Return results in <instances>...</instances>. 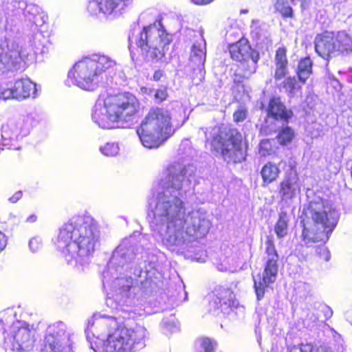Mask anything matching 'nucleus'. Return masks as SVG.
<instances>
[{"mask_svg": "<svg viewBox=\"0 0 352 352\" xmlns=\"http://www.w3.org/2000/svg\"><path fill=\"white\" fill-rule=\"evenodd\" d=\"M198 352H214L217 342L208 338H201L197 342Z\"/></svg>", "mask_w": 352, "mask_h": 352, "instance_id": "nucleus-32", "label": "nucleus"}, {"mask_svg": "<svg viewBox=\"0 0 352 352\" xmlns=\"http://www.w3.org/2000/svg\"><path fill=\"white\" fill-rule=\"evenodd\" d=\"M153 96L155 102L160 103L164 101L168 96L167 89L166 87L161 86L157 89H154Z\"/></svg>", "mask_w": 352, "mask_h": 352, "instance_id": "nucleus-36", "label": "nucleus"}, {"mask_svg": "<svg viewBox=\"0 0 352 352\" xmlns=\"http://www.w3.org/2000/svg\"><path fill=\"white\" fill-rule=\"evenodd\" d=\"M162 325L166 333H172L177 331L179 329L173 318H171L170 320H164L162 321Z\"/></svg>", "mask_w": 352, "mask_h": 352, "instance_id": "nucleus-38", "label": "nucleus"}, {"mask_svg": "<svg viewBox=\"0 0 352 352\" xmlns=\"http://www.w3.org/2000/svg\"><path fill=\"white\" fill-rule=\"evenodd\" d=\"M248 111L245 107L239 106L233 114V119L235 122H241L247 118Z\"/></svg>", "mask_w": 352, "mask_h": 352, "instance_id": "nucleus-37", "label": "nucleus"}, {"mask_svg": "<svg viewBox=\"0 0 352 352\" xmlns=\"http://www.w3.org/2000/svg\"><path fill=\"white\" fill-rule=\"evenodd\" d=\"M194 166L171 164L163 173L156 193L149 200L153 234L169 250L190 256L192 243L205 236L211 226L202 209L187 212L182 197L190 188Z\"/></svg>", "mask_w": 352, "mask_h": 352, "instance_id": "nucleus-2", "label": "nucleus"}, {"mask_svg": "<svg viewBox=\"0 0 352 352\" xmlns=\"http://www.w3.org/2000/svg\"><path fill=\"white\" fill-rule=\"evenodd\" d=\"M140 103L132 94L100 96L94 107L92 120L104 129L122 126L131 122L138 113Z\"/></svg>", "mask_w": 352, "mask_h": 352, "instance_id": "nucleus-5", "label": "nucleus"}, {"mask_svg": "<svg viewBox=\"0 0 352 352\" xmlns=\"http://www.w3.org/2000/svg\"><path fill=\"white\" fill-rule=\"evenodd\" d=\"M116 63L105 55L94 54L76 62L68 72L65 83L82 89L94 90L99 85H104L106 72L113 68Z\"/></svg>", "mask_w": 352, "mask_h": 352, "instance_id": "nucleus-8", "label": "nucleus"}, {"mask_svg": "<svg viewBox=\"0 0 352 352\" xmlns=\"http://www.w3.org/2000/svg\"><path fill=\"white\" fill-rule=\"evenodd\" d=\"M157 257L138 246L135 236L122 240L102 272L106 305L113 314L98 312L87 320L85 332L95 352H134L146 346L148 333L140 324L126 327L119 318H130L142 303L138 284L160 274Z\"/></svg>", "mask_w": 352, "mask_h": 352, "instance_id": "nucleus-1", "label": "nucleus"}, {"mask_svg": "<svg viewBox=\"0 0 352 352\" xmlns=\"http://www.w3.org/2000/svg\"><path fill=\"white\" fill-rule=\"evenodd\" d=\"M35 219H36V217H34V216H32L30 217V221H34Z\"/></svg>", "mask_w": 352, "mask_h": 352, "instance_id": "nucleus-47", "label": "nucleus"}, {"mask_svg": "<svg viewBox=\"0 0 352 352\" xmlns=\"http://www.w3.org/2000/svg\"><path fill=\"white\" fill-rule=\"evenodd\" d=\"M251 35L253 38L260 40L266 36V25L259 20L254 19L250 25Z\"/></svg>", "mask_w": 352, "mask_h": 352, "instance_id": "nucleus-29", "label": "nucleus"}, {"mask_svg": "<svg viewBox=\"0 0 352 352\" xmlns=\"http://www.w3.org/2000/svg\"><path fill=\"white\" fill-rule=\"evenodd\" d=\"M312 71V62L310 58H305L298 63L297 74L298 79L305 82L309 77Z\"/></svg>", "mask_w": 352, "mask_h": 352, "instance_id": "nucleus-27", "label": "nucleus"}, {"mask_svg": "<svg viewBox=\"0 0 352 352\" xmlns=\"http://www.w3.org/2000/svg\"><path fill=\"white\" fill-rule=\"evenodd\" d=\"M333 43L336 54L352 50V38L345 31L333 32Z\"/></svg>", "mask_w": 352, "mask_h": 352, "instance_id": "nucleus-24", "label": "nucleus"}, {"mask_svg": "<svg viewBox=\"0 0 352 352\" xmlns=\"http://www.w3.org/2000/svg\"><path fill=\"white\" fill-rule=\"evenodd\" d=\"M22 196L23 192L21 190H19L9 198V201L12 204L16 203L19 200H20L22 198Z\"/></svg>", "mask_w": 352, "mask_h": 352, "instance_id": "nucleus-41", "label": "nucleus"}, {"mask_svg": "<svg viewBox=\"0 0 352 352\" xmlns=\"http://www.w3.org/2000/svg\"><path fill=\"white\" fill-rule=\"evenodd\" d=\"M280 173V168L274 163H266L261 170L262 179L265 184H270L275 181Z\"/></svg>", "mask_w": 352, "mask_h": 352, "instance_id": "nucleus-26", "label": "nucleus"}, {"mask_svg": "<svg viewBox=\"0 0 352 352\" xmlns=\"http://www.w3.org/2000/svg\"><path fill=\"white\" fill-rule=\"evenodd\" d=\"M314 43L316 53L324 59L328 60L336 54L333 43V32H326L318 34L315 38Z\"/></svg>", "mask_w": 352, "mask_h": 352, "instance_id": "nucleus-21", "label": "nucleus"}, {"mask_svg": "<svg viewBox=\"0 0 352 352\" xmlns=\"http://www.w3.org/2000/svg\"><path fill=\"white\" fill-rule=\"evenodd\" d=\"M266 111L267 118L261 126V132L265 135L276 132L292 116V112L286 109L279 98H272Z\"/></svg>", "mask_w": 352, "mask_h": 352, "instance_id": "nucleus-14", "label": "nucleus"}, {"mask_svg": "<svg viewBox=\"0 0 352 352\" xmlns=\"http://www.w3.org/2000/svg\"><path fill=\"white\" fill-rule=\"evenodd\" d=\"M317 253L326 261H328L330 259V253L327 248L324 245L318 248Z\"/></svg>", "mask_w": 352, "mask_h": 352, "instance_id": "nucleus-40", "label": "nucleus"}, {"mask_svg": "<svg viewBox=\"0 0 352 352\" xmlns=\"http://www.w3.org/2000/svg\"><path fill=\"white\" fill-rule=\"evenodd\" d=\"M229 51L231 58L241 63L240 67L244 72L243 76L248 77L256 72L259 54L251 48L246 39L241 38L230 44Z\"/></svg>", "mask_w": 352, "mask_h": 352, "instance_id": "nucleus-13", "label": "nucleus"}, {"mask_svg": "<svg viewBox=\"0 0 352 352\" xmlns=\"http://www.w3.org/2000/svg\"><path fill=\"white\" fill-rule=\"evenodd\" d=\"M206 58V43L203 38L197 40L192 45L190 56L192 67H197L202 73Z\"/></svg>", "mask_w": 352, "mask_h": 352, "instance_id": "nucleus-22", "label": "nucleus"}, {"mask_svg": "<svg viewBox=\"0 0 352 352\" xmlns=\"http://www.w3.org/2000/svg\"><path fill=\"white\" fill-rule=\"evenodd\" d=\"M210 304L214 309H220L222 312L228 314L229 310H232L237 302L234 299V294L230 289L219 287L215 290Z\"/></svg>", "mask_w": 352, "mask_h": 352, "instance_id": "nucleus-19", "label": "nucleus"}, {"mask_svg": "<svg viewBox=\"0 0 352 352\" xmlns=\"http://www.w3.org/2000/svg\"><path fill=\"white\" fill-rule=\"evenodd\" d=\"M128 40L129 49L140 48L148 59L160 60L171 41V36L158 23L144 27L142 30L139 28H133L129 32Z\"/></svg>", "mask_w": 352, "mask_h": 352, "instance_id": "nucleus-9", "label": "nucleus"}, {"mask_svg": "<svg viewBox=\"0 0 352 352\" xmlns=\"http://www.w3.org/2000/svg\"><path fill=\"white\" fill-rule=\"evenodd\" d=\"M193 258H194V259L199 260V258H198L196 256H195L193 257Z\"/></svg>", "mask_w": 352, "mask_h": 352, "instance_id": "nucleus-48", "label": "nucleus"}, {"mask_svg": "<svg viewBox=\"0 0 352 352\" xmlns=\"http://www.w3.org/2000/svg\"><path fill=\"white\" fill-rule=\"evenodd\" d=\"M42 247V241L39 237H33L29 241V248L32 252L38 251Z\"/></svg>", "mask_w": 352, "mask_h": 352, "instance_id": "nucleus-39", "label": "nucleus"}, {"mask_svg": "<svg viewBox=\"0 0 352 352\" xmlns=\"http://www.w3.org/2000/svg\"><path fill=\"white\" fill-rule=\"evenodd\" d=\"M184 122V119L182 122L176 121L168 109L154 107L142 120L137 129V133L144 147L156 148L172 136Z\"/></svg>", "mask_w": 352, "mask_h": 352, "instance_id": "nucleus-7", "label": "nucleus"}, {"mask_svg": "<svg viewBox=\"0 0 352 352\" xmlns=\"http://www.w3.org/2000/svg\"><path fill=\"white\" fill-rule=\"evenodd\" d=\"M216 266L221 272H236L239 267V258L236 254L221 256L216 263Z\"/></svg>", "mask_w": 352, "mask_h": 352, "instance_id": "nucleus-25", "label": "nucleus"}, {"mask_svg": "<svg viewBox=\"0 0 352 352\" xmlns=\"http://www.w3.org/2000/svg\"><path fill=\"white\" fill-rule=\"evenodd\" d=\"M266 253L267 258L262 274L253 276L254 288L258 300L264 297L266 289L273 284L276 279L278 274V254L272 239L266 242Z\"/></svg>", "mask_w": 352, "mask_h": 352, "instance_id": "nucleus-12", "label": "nucleus"}, {"mask_svg": "<svg viewBox=\"0 0 352 352\" xmlns=\"http://www.w3.org/2000/svg\"><path fill=\"white\" fill-rule=\"evenodd\" d=\"M290 3L293 6L296 5L298 3H300L302 9H305L307 0H290Z\"/></svg>", "mask_w": 352, "mask_h": 352, "instance_id": "nucleus-46", "label": "nucleus"}, {"mask_svg": "<svg viewBox=\"0 0 352 352\" xmlns=\"http://www.w3.org/2000/svg\"><path fill=\"white\" fill-rule=\"evenodd\" d=\"M37 96L36 85L28 78H22L12 83H0V100H22Z\"/></svg>", "mask_w": 352, "mask_h": 352, "instance_id": "nucleus-15", "label": "nucleus"}, {"mask_svg": "<svg viewBox=\"0 0 352 352\" xmlns=\"http://www.w3.org/2000/svg\"><path fill=\"white\" fill-rule=\"evenodd\" d=\"M6 19L3 23L0 17V74L17 70L25 61L29 52L20 46L16 41L12 39L5 32H14L18 16H23L25 22L31 25L33 32H38V28L47 21V15L37 5L28 3L23 0H11L6 5Z\"/></svg>", "mask_w": 352, "mask_h": 352, "instance_id": "nucleus-4", "label": "nucleus"}, {"mask_svg": "<svg viewBox=\"0 0 352 352\" xmlns=\"http://www.w3.org/2000/svg\"><path fill=\"white\" fill-rule=\"evenodd\" d=\"M300 191L299 178L296 173L287 174L280 183L279 195L282 201L287 202L295 198Z\"/></svg>", "mask_w": 352, "mask_h": 352, "instance_id": "nucleus-20", "label": "nucleus"}, {"mask_svg": "<svg viewBox=\"0 0 352 352\" xmlns=\"http://www.w3.org/2000/svg\"><path fill=\"white\" fill-rule=\"evenodd\" d=\"M280 87L283 89L290 97H293L296 91L300 89L297 80L295 77H287L280 84Z\"/></svg>", "mask_w": 352, "mask_h": 352, "instance_id": "nucleus-30", "label": "nucleus"}, {"mask_svg": "<svg viewBox=\"0 0 352 352\" xmlns=\"http://www.w3.org/2000/svg\"><path fill=\"white\" fill-rule=\"evenodd\" d=\"M274 140H263L259 144L258 153L261 156L265 157L271 155L274 152L272 142Z\"/></svg>", "mask_w": 352, "mask_h": 352, "instance_id": "nucleus-35", "label": "nucleus"}, {"mask_svg": "<svg viewBox=\"0 0 352 352\" xmlns=\"http://www.w3.org/2000/svg\"><path fill=\"white\" fill-rule=\"evenodd\" d=\"M164 72L162 70H157L155 72L153 79L155 81H158L161 79V78L163 76Z\"/></svg>", "mask_w": 352, "mask_h": 352, "instance_id": "nucleus-45", "label": "nucleus"}, {"mask_svg": "<svg viewBox=\"0 0 352 352\" xmlns=\"http://www.w3.org/2000/svg\"><path fill=\"white\" fill-rule=\"evenodd\" d=\"M206 143L211 150L223 157L227 162L238 163L245 160L242 148L243 136L235 129L214 126L205 132Z\"/></svg>", "mask_w": 352, "mask_h": 352, "instance_id": "nucleus-10", "label": "nucleus"}, {"mask_svg": "<svg viewBox=\"0 0 352 352\" xmlns=\"http://www.w3.org/2000/svg\"><path fill=\"white\" fill-rule=\"evenodd\" d=\"M289 216L286 212L279 214L278 220L275 226V232L278 238H283L287 234Z\"/></svg>", "mask_w": 352, "mask_h": 352, "instance_id": "nucleus-28", "label": "nucleus"}, {"mask_svg": "<svg viewBox=\"0 0 352 352\" xmlns=\"http://www.w3.org/2000/svg\"><path fill=\"white\" fill-rule=\"evenodd\" d=\"M214 0H190L192 3L198 6L208 5Z\"/></svg>", "mask_w": 352, "mask_h": 352, "instance_id": "nucleus-43", "label": "nucleus"}, {"mask_svg": "<svg viewBox=\"0 0 352 352\" xmlns=\"http://www.w3.org/2000/svg\"><path fill=\"white\" fill-rule=\"evenodd\" d=\"M120 149L119 143L116 142H107L99 148L100 153L107 157L116 156L118 155Z\"/></svg>", "mask_w": 352, "mask_h": 352, "instance_id": "nucleus-31", "label": "nucleus"}, {"mask_svg": "<svg viewBox=\"0 0 352 352\" xmlns=\"http://www.w3.org/2000/svg\"><path fill=\"white\" fill-rule=\"evenodd\" d=\"M289 352H333L331 349L325 347L314 348L311 344H300L293 346L289 349Z\"/></svg>", "mask_w": 352, "mask_h": 352, "instance_id": "nucleus-34", "label": "nucleus"}, {"mask_svg": "<svg viewBox=\"0 0 352 352\" xmlns=\"http://www.w3.org/2000/svg\"><path fill=\"white\" fill-rule=\"evenodd\" d=\"M100 243V232L89 214L72 217L58 230L54 241L56 250L68 265L83 270Z\"/></svg>", "mask_w": 352, "mask_h": 352, "instance_id": "nucleus-3", "label": "nucleus"}, {"mask_svg": "<svg viewBox=\"0 0 352 352\" xmlns=\"http://www.w3.org/2000/svg\"><path fill=\"white\" fill-rule=\"evenodd\" d=\"M36 335L33 325L17 320L4 333L5 348L15 352L30 351L34 346Z\"/></svg>", "mask_w": 352, "mask_h": 352, "instance_id": "nucleus-11", "label": "nucleus"}, {"mask_svg": "<svg viewBox=\"0 0 352 352\" xmlns=\"http://www.w3.org/2000/svg\"><path fill=\"white\" fill-rule=\"evenodd\" d=\"M67 325L62 321L50 324L46 329L41 352H65L67 346Z\"/></svg>", "mask_w": 352, "mask_h": 352, "instance_id": "nucleus-16", "label": "nucleus"}, {"mask_svg": "<svg viewBox=\"0 0 352 352\" xmlns=\"http://www.w3.org/2000/svg\"><path fill=\"white\" fill-rule=\"evenodd\" d=\"M287 50L285 47L278 48L275 56V72L274 79L276 81L283 79L288 74V60L287 58Z\"/></svg>", "mask_w": 352, "mask_h": 352, "instance_id": "nucleus-23", "label": "nucleus"}, {"mask_svg": "<svg viewBox=\"0 0 352 352\" xmlns=\"http://www.w3.org/2000/svg\"><path fill=\"white\" fill-rule=\"evenodd\" d=\"M303 220L302 240L305 245L325 243L336 227L339 213L328 201H312Z\"/></svg>", "mask_w": 352, "mask_h": 352, "instance_id": "nucleus-6", "label": "nucleus"}, {"mask_svg": "<svg viewBox=\"0 0 352 352\" xmlns=\"http://www.w3.org/2000/svg\"><path fill=\"white\" fill-rule=\"evenodd\" d=\"M153 91H154V89H151V88H148V87H142L140 88V92L142 94L151 96V95H153Z\"/></svg>", "mask_w": 352, "mask_h": 352, "instance_id": "nucleus-44", "label": "nucleus"}, {"mask_svg": "<svg viewBox=\"0 0 352 352\" xmlns=\"http://www.w3.org/2000/svg\"><path fill=\"white\" fill-rule=\"evenodd\" d=\"M280 127H283L277 135L278 142L283 145H287L289 144L294 137V131L289 126L283 127L280 124Z\"/></svg>", "mask_w": 352, "mask_h": 352, "instance_id": "nucleus-33", "label": "nucleus"}, {"mask_svg": "<svg viewBox=\"0 0 352 352\" xmlns=\"http://www.w3.org/2000/svg\"><path fill=\"white\" fill-rule=\"evenodd\" d=\"M124 8V3L117 0H89L87 6V11L91 15L102 13L111 19L120 16Z\"/></svg>", "mask_w": 352, "mask_h": 352, "instance_id": "nucleus-18", "label": "nucleus"}, {"mask_svg": "<svg viewBox=\"0 0 352 352\" xmlns=\"http://www.w3.org/2000/svg\"><path fill=\"white\" fill-rule=\"evenodd\" d=\"M23 122L21 120H9L1 126V138L0 145L2 149L20 148V142L28 133L23 129Z\"/></svg>", "mask_w": 352, "mask_h": 352, "instance_id": "nucleus-17", "label": "nucleus"}, {"mask_svg": "<svg viewBox=\"0 0 352 352\" xmlns=\"http://www.w3.org/2000/svg\"><path fill=\"white\" fill-rule=\"evenodd\" d=\"M7 245V239L6 235L0 231V252H1Z\"/></svg>", "mask_w": 352, "mask_h": 352, "instance_id": "nucleus-42", "label": "nucleus"}]
</instances>
